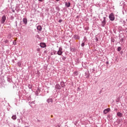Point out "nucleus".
<instances>
[{
  "instance_id": "nucleus-43",
  "label": "nucleus",
  "mask_w": 127,
  "mask_h": 127,
  "mask_svg": "<svg viewBox=\"0 0 127 127\" xmlns=\"http://www.w3.org/2000/svg\"><path fill=\"white\" fill-rule=\"evenodd\" d=\"M96 40H97V41H98V40H99V39H96Z\"/></svg>"
},
{
  "instance_id": "nucleus-9",
  "label": "nucleus",
  "mask_w": 127,
  "mask_h": 127,
  "mask_svg": "<svg viewBox=\"0 0 127 127\" xmlns=\"http://www.w3.org/2000/svg\"><path fill=\"white\" fill-rule=\"evenodd\" d=\"M23 22L25 25H26L27 24V18H23Z\"/></svg>"
},
{
  "instance_id": "nucleus-27",
  "label": "nucleus",
  "mask_w": 127,
  "mask_h": 127,
  "mask_svg": "<svg viewBox=\"0 0 127 127\" xmlns=\"http://www.w3.org/2000/svg\"><path fill=\"white\" fill-rule=\"evenodd\" d=\"M16 40H14V41L13 42V45H16Z\"/></svg>"
},
{
  "instance_id": "nucleus-29",
  "label": "nucleus",
  "mask_w": 127,
  "mask_h": 127,
  "mask_svg": "<svg viewBox=\"0 0 127 127\" xmlns=\"http://www.w3.org/2000/svg\"><path fill=\"white\" fill-rule=\"evenodd\" d=\"M62 60H63V61H65V60H66V57H63L62 58Z\"/></svg>"
},
{
  "instance_id": "nucleus-38",
  "label": "nucleus",
  "mask_w": 127,
  "mask_h": 127,
  "mask_svg": "<svg viewBox=\"0 0 127 127\" xmlns=\"http://www.w3.org/2000/svg\"><path fill=\"white\" fill-rule=\"evenodd\" d=\"M39 1H41V2H42L43 1V0H38Z\"/></svg>"
},
{
  "instance_id": "nucleus-13",
  "label": "nucleus",
  "mask_w": 127,
  "mask_h": 127,
  "mask_svg": "<svg viewBox=\"0 0 127 127\" xmlns=\"http://www.w3.org/2000/svg\"><path fill=\"white\" fill-rule=\"evenodd\" d=\"M61 87L64 88L65 87V83L64 81L61 82Z\"/></svg>"
},
{
  "instance_id": "nucleus-23",
  "label": "nucleus",
  "mask_w": 127,
  "mask_h": 127,
  "mask_svg": "<svg viewBox=\"0 0 127 127\" xmlns=\"http://www.w3.org/2000/svg\"><path fill=\"white\" fill-rule=\"evenodd\" d=\"M4 43H5V44L6 45H7V44L8 43V40H5L4 41Z\"/></svg>"
},
{
  "instance_id": "nucleus-45",
  "label": "nucleus",
  "mask_w": 127,
  "mask_h": 127,
  "mask_svg": "<svg viewBox=\"0 0 127 127\" xmlns=\"http://www.w3.org/2000/svg\"><path fill=\"white\" fill-rule=\"evenodd\" d=\"M51 55H53V54H51Z\"/></svg>"
},
{
  "instance_id": "nucleus-36",
  "label": "nucleus",
  "mask_w": 127,
  "mask_h": 127,
  "mask_svg": "<svg viewBox=\"0 0 127 127\" xmlns=\"http://www.w3.org/2000/svg\"><path fill=\"white\" fill-rule=\"evenodd\" d=\"M37 91L40 92V88H38Z\"/></svg>"
},
{
  "instance_id": "nucleus-33",
  "label": "nucleus",
  "mask_w": 127,
  "mask_h": 127,
  "mask_svg": "<svg viewBox=\"0 0 127 127\" xmlns=\"http://www.w3.org/2000/svg\"><path fill=\"white\" fill-rule=\"evenodd\" d=\"M37 51L38 52H39V51H40V49H39V48L37 49Z\"/></svg>"
},
{
  "instance_id": "nucleus-11",
  "label": "nucleus",
  "mask_w": 127,
  "mask_h": 127,
  "mask_svg": "<svg viewBox=\"0 0 127 127\" xmlns=\"http://www.w3.org/2000/svg\"><path fill=\"white\" fill-rule=\"evenodd\" d=\"M47 102H48V104L50 103H52L53 102V99L51 98H50L47 100Z\"/></svg>"
},
{
  "instance_id": "nucleus-42",
  "label": "nucleus",
  "mask_w": 127,
  "mask_h": 127,
  "mask_svg": "<svg viewBox=\"0 0 127 127\" xmlns=\"http://www.w3.org/2000/svg\"><path fill=\"white\" fill-rule=\"evenodd\" d=\"M37 121H38V122H40V120H38Z\"/></svg>"
},
{
  "instance_id": "nucleus-20",
  "label": "nucleus",
  "mask_w": 127,
  "mask_h": 127,
  "mask_svg": "<svg viewBox=\"0 0 127 127\" xmlns=\"http://www.w3.org/2000/svg\"><path fill=\"white\" fill-rule=\"evenodd\" d=\"M84 46H85V41H83L82 42L81 47H84Z\"/></svg>"
},
{
  "instance_id": "nucleus-12",
  "label": "nucleus",
  "mask_w": 127,
  "mask_h": 127,
  "mask_svg": "<svg viewBox=\"0 0 127 127\" xmlns=\"http://www.w3.org/2000/svg\"><path fill=\"white\" fill-rule=\"evenodd\" d=\"M37 30H39V31H41L42 30V27L41 25H38L37 27Z\"/></svg>"
},
{
  "instance_id": "nucleus-28",
  "label": "nucleus",
  "mask_w": 127,
  "mask_h": 127,
  "mask_svg": "<svg viewBox=\"0 0 127 127\" xmlns=\"http://www.w3.org/2000/svg\"><path fill=\"white\" fill-rule=\"evenodd\" d=\"M8 82H11V79L10 77H7Z\"/></svg>"
},
{
  "instance_id": "nucleus-39",
  "label": "nucleus",
  "mask_w": 127,
  "mask_h": 127,
  "mask_svg": "<svg viewBox=\"0 0 127 127\" xmlns=\"http://www.w3.org/2000/svg\"><path fill=\"white\" fill-rule=\"evenodd\" d=\"M31 104H34V102H31Z\"/></svg>"
},
{
  "instance_id": "nucleus-7",
  "label": "nucleus",
  "mask_w": 127,
  "mask_h": 127,
  "mask_svg": "<svg viewBox=\"0 0 127 127\" xmlns=\"http://www.w3.org/2000/svg\"><path fill=\"white\" fill-rule=\"evenodd\" d=\"M110 111H111V109L107 108L104 110L103 113H104V114H105L106 115V114H108V113H109V112H110Z\"/></svg>"
},
{
  "instance_id": "nucleus-16",
  "label": "nucleus",
  "mask_w": 127,
  "mask_h": 127,
  "mask_svg": "<svg viewBox=\"0 0 127 127\" xmlns=\"http://www.w3.org/2000/svg\"><path fill=\"white\" fill-rule=\"evenodd\" d=\"M117 115V116L119 117L120 118H122V117H123V114L121 113V112H118Z\"/></svg>"
},
{
  "instance_id": "nucleus-18",
  "label": "nucleus",
  "mask_w": 127,
  "mask_h": 127,
  "mask_svg": "<svg viewBox=\"0 0 127 127\" xmlns=\"http://www.w3.org/2000/svg\"><path fill=\"white\" fill-rule=\"evenodd\" d=\"M85 77L86 78H89V77L90 76V74H89V72H85Z\"/></svg>"
},
{
  "instance_id": "nucleus-32",
  "label": "nucleus",
  "mask_w": 127,
  "mask_h": 127,
  "mask_svg": "<svg viewBox=\"0 0 127 127\" xmlns=\"http://www.w3.org/2000/svg\"><path fill=\"white\" fill-rule=\"evenodd\" d=\"M111 42H113V43L115 42V39H111Z\"/></svg>"
},
{
  "instance_id": "nucleus-24",
  "label": "nucleus",
  "mask_w": 127,
  "mask_h": 127,
  "mask_svg": "<svg viewBox=\"0 0 127 127\" xmlns=\"http://www.w3.org/2000/svg\"><path fill=\"white\" fill-rule=\"evenodd\" d=\"M17 64L18 66H19V67H21V63L19 62L17 63Z\"/></svg>"
},
{
  "instance_id": "nucleus-21",
  "label": "nucleus",
  "mask_w": 127,
  "mask_h": 127,
  "mask_svg": "<svg viewBox=\"0 0 127 127\" xmlns=\"http://www.w3.org/2000/svg\"><path fill=\"white\" fill-rule=\"evenodd\" d=\"M73 75H74V76H78V71H76L73 73Z\"/></svg>"
},
{
  "instance_id": "nucleus-22",
  "label": "nucleus",
  "mask_w": 127,
  "mask_h": 127,
  "mask_svg": "<svg viewBox=\"0 0 127 127\" xmlns=\"http://www.w3.org/2000/svg\"><path fill=\"white\" fill-rule=\"evenodd\" d=\"M40 93V91H38V90L35 91V94L36 95V96H38L39 94Z\"/></svg>"
},
{
  "instance_id": "nucleus-25",
  "label": "nucleus",
  "mask_w": 127,
  "mask_h": 127,
  "mask_svg": "<svg viewBox=\"0 0 127 127\" xmlns=\"http://www.w3.org/2000/svg\"><path fill=\"white\" fill-rule=\"evenodd\" d=\"M28 87L29 89H32V85L31 84H28Z\"/></svg>"
},
{
  "instance_id": "nucleus-17",
  "label": "nucleus",
  "mask_w": 127,
  "mask_h": 127,
  "mask_svg": "<svg viewBox=\"0 0 127 127\" xmlns=\"http://www.w3.org/2000/svg\"><path fill=\"white\" fill-rule=\"evenodd\" d=\"M11 119L13 120V121H15V120H16L17 117H16V115H12Z\"/></svg>"
},
{
  "instance_id": "nucleus-30",
  "label": "nucleus",
  "mask_w": 127,
  "mask_h": 127,
  "mask_svg": "<svg viewBox=\"0 0 127 127\" xmlns=\"http://www.w3.org/2000/svg\"><path fill=\"white\" fill-rule=\"evenodd\" d=\"M56 52H57L56 51H54V55H56V54H57V53H56Z\"/></svg>"
},
{
  "instance_id": "nucleus-40",
  "label": "nucleus",
  "mask_w": 127,
  "mask_h": 127,
  "mask_svg": "<svg viewBox=\"0 0 127 127\" xmlns=\"http://www.w3.org/2000/svg\"><path fill=\"white\" fill-rule=\"evenodd\" d=\"M56 1H59L60 0H55Z\"/></svg>"
},
{
  "instance_id": "nucleus-3",
  "label": "nucleus",
  "mask_w": 127,
  "mask_h": 127,
  "mask_svg": "<svg viewBox=\"0 0 127 127\" xmlns=\"http://www.w3.org/2000/svg\"><path fill=\"white\" fill-rule=\"evenodd\" d=\"M5 20H6V16H5V15H3L0 20V23H2V24H3V23L5 22Z\"/></svg>"
},
{
  "instance_id": "nucleus-15",
  "label": "nucleus",
  "mask_w": 127,
  "mask_h": 127,
  "mask_svg": "<svg viewBox=\"0 0 127 127\" xmlns=\"http://www.w3.org/2000/svg\"><path fill=\"white\" fill-rule=\"evenodd\" d=\"M70 50L71 52H76V48H70Z\"/></svg>"
},
{
  "instance_id": "nucleus-41",
  "label": "nucleus",
  "mask_w": 127,
  "mask_h": 127,
  "mask_svg": "<svg viewBox=\"0 0 127 127\" xmlns=\"http://www.w3.org/2000/svg\"><path fill=\"white\" fill-rule=\"evenodd\" d=\"M47 93H49V91L48 90V91H47Z\"/></svg>"
},
{
  "instance_id": "nucleus-46",
  "label": "nucleus",
  "mask_w": 127,
  "mask_h": 127,
  "mask_svg": "<svg viewBox=\"0 0 127 127\" xmlns=\"http://www.w3.org/2000/svg\"><path fill=\"white\" fill-rule=\"evenodd\" d=\"M27 127V126H26V127Z\"/></svg>"
},
{
  "instance_id": "nucleus-37",
  "label": "nucleus",
  "mask_w": 127,
  "mask_h": 127,
  "mask_svg": "<svg viewBox=\"0 0 127 127\" xmlns=\"http://www.w3.org/2000/svg\"><path fill=\"white\" fill-rule=\"evenodd\" d=\"M106 64H107V65H109V61H107V62H106Z\"/></svg>"
},
{
  "instance_id": "nucleus-4",
  "label": "nucleus",
  "mask_w": 127,
  "mask_h": 127,
  "mask_svg": "<svg viewBox=\"0 0 127 127\" xmlns=\"http://www.w3.org/2000/svg\"><path fill=\"white\" fill-rule=\"evenodd\" d=\"M106 17H103V20L102 21V24H101V26L103 27H105V25H106Z\"/></svg>"
},
{
  "instance_id": "nucleus-34",
  "label": "nucleus",
  "mask_w": 127,
  "mask_h": 127,
  "mask_svg": "<svg viewBox=\"0 0 127 127\" xmlns=\"http://www.w3.org/2000/svg\"><path fill=\"white\" fill-rule=\"evenodd\" d=\"M15 24H16V26H17V21H16L15 22Z\"/></svg>"
},
{
  "instance_id": "nucleus-19",
  "label": "nucleus",
  "mask_w": 127,
  "mask_h": 127,
  "mask_svg": "<svg viewBox=\"0 0 127 127\" xmlns=\"http://www.w3.org/2000/svg\"><path fill=\"white\" fill-rule=\"evenodd\" d=\"M56 9L57 11H60V8H59V6H56Z\"/></svg>"
},
{
  "instance_id": "nucleus-5",
  "label": "nucleus",
  "mask_w": 127,
  "mask_h": 127,
  "mask_svg": "<svg viewBox=\"0 0 127 127\" xmlns=\"http://www.w3.org/2000/svg\"><path fill=\"white\" fill-rule=\"evenodd\" d=\"M55 88L57 90L56 91H60L61 90V86L59 84H57Z\"/></svg>"
},
{
  "instance_id": "nucleus-26",
  "label": "nucleus",
  "mask_w": 127,
  "mask_h": 127,
  "mask_svg": "<svg viewBox=\"0 0 127 127\" xmlns=\"http://www.w3.org/2000/svg\"><path fill=\"white\" fill-rule=\"evenodd\" d=\"M121 50H122V48H121V47H119L118 48L117 51L120 52V51H121Z\"/></svg>"
},
{
  "instance_id": "nucleus-31",
  "label": "nucleus",
  "mask_w": 127,
  "mask_h": 127,
  "mask_svg": "<svg viewBox=\"0 0 127 127\" xmlns=\"http://www.w3.org/2000/svg\"><path fill=\"white\" fill-rule=\"evenodd\" d=\"M59 22L60 23H61V22H62V19H60V20H59Z\"/></svg>"
},
{
  "instance_id": "nucleus-1",
  "label": "nucleus",
  "mask_w": 127,
  "mask_h": 127,
  "mask_svg": "<svg viewBox=\"0 0 127 127\" xmlns=\"http://www.w3.org/2000/svg\"><path fill=\"white\" fill-rule=\"evenodd\" d=\"M109 18L110 20H111V21H114V20H115L116 18L114 13H111L109 15Z\"/></svg>"
},
{
  "instance_id": "nucleus-35",
  "label": "nucleus",
  "mask_w": 127,
  "mask_h": 127,
  "mask_svg": "<svg viewBox=\"0 0 127 127\" xmlns=\"http://www.w3.org/2000/svg\"><path fill=\"white\" fill-rule=\"evenodd\" d=\"M77 91H81V89H80V87L77 88Z\"/></svg>"
},
{
  "instance_id": "nucleus-2",
  "label": "nucleus",
  "mask_w": 127,
  "mask_h": 127,
  "mask_svg": "<svg viewBox=\"0 0 127 127\" xmlns=\"http://www.w3.org/2000/svg\"><path fill=\"white\" fill-rule=\"evenodd\" d=\"M63 53V49L62 48V47H60L59 48V50L57 53V54H58V55L61 56L62 55Z\"/></svg>"
},
{
  "instance_id": "nucleus-8",
  "label": "nucleus",
  "mask_w": 127,
  "mask_h": 127,
  "mask_svg": "<svg viewBox=\"0 0 127 127\" xmlns=\"http://www.w3.org/2000/svg\"><path fill=\"white\" fill-rule=\"evenodd\" d=\"M70 5H71L70 2H65V6H66V7H70Z\"/></svg>"
},
{
  "instance_id": "nucleus-6",
  "label": "nucleus",
  "mask_w": 127,
  "mask_h": 127,
  "mask_svg": "<svg viewBox=\"0 0 127 127\" xmlns=\"http://www.w3.org/2000/svg\"><path fill=\"white\" fill-rule=\"evenodd\" d=\"M40 46L42 48H45L46 47V44L45 43H40Z\"/></svg>"
},
{
  "instance_id": "nucleus-10",
  "label": "nucleus",
  "mask_w": 127,
  "mask_h": 127,
  "mask_svg": "<svg viewBox=\"0 0 127 127\" xmlns=\"http://www.w3.org/2000/svg\"><path fill=\"white\" fill-rule=\"evenodd\" d=\"M120 40H121L122 42H124V39H125V36L122 35V36H119Z\"/></svg>"
},
{
  "instance_id": "nucleus-14",
  "label": "nucleus",
  "mask_w": 127,
  "mask_h": 127,
  "mask_svg": "<svg viewBox=\"0 0 127 127\" xmlns=\"http://www.w3.org/2000/svg\"><path fill=\"white\" fill-rule=\"evenodd\" d=\"M73 38H75V39H80V36L78 35H74L73 36Z\"/></svg>"
},
{
  "instance_id": "nucleus-44",
  "label": "nucleus",
  "mask_w": 127,
  "mask_h": 127,
  "mask_svg": "<svg viewBox=\"0 0 127 127\" xmlns=\"http://www.w3.org/2000/svg\"><path fill=\"white\" fill-rule=\"evenodd\" d=\"M13 12H14V10H13Z\"/></svg>"
}]
</instances>
